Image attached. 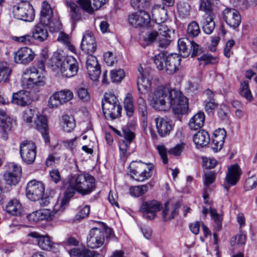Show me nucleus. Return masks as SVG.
Instances as JSON below:
<instances>
[{"label":"nucleus","instance_id":"nucleus-1","mask_svg":"<svg viewBox=\"0 0 257 257\" xmlns=\"http://www.w3.org/2000/svg\"><path fill=\"white\" fill-rule=\"evenodd\" d=\"M153 106L158 111H167L172 108L174 112H187L188 99L179 90L160 86L154 92Z\"/></svg>","mask_w":257,"mask_h":257},{"label":"nucleus","instance_id":"nucleus-2","mask_svg":"<svg viewBox=\"0 0 257 257\" xmlns=\"http://www.w3.org/2000/svg\"><path fill=\"white\" fill-rule=\"evenodd\" d=\"M51 67L54 71L59 70L66 77L76 75L79 69L78 62L74 57L65 58L59 53H55L52 57Z\"/></svg>","mask_w":257,"mask_h":257},{"label":"nucleus","instance_id":"nucleus-3","mask_svg":"<svg viewBox=\"0 0 257 257\" xmlns=\"http://www.w3.org/2000/svg\"><path fill=\"white\" fill-rule=\"evenodd\" d=\"M167 53L161 52L153 58L156 67L159 70H165L168 74H172L179 69L181 58L177 54H171L166 56Z\"/></svg>","mask_w":257,"mask_h":257},{"label":"nucleus","instance_id":"nucleus-4","mask_svg":"<svg viewBox=\"0 0 257 257\" xmlns=\"http://www.w3.org/2000/svg\"><path fill=\"white\" fill-rule=\"evenodd\" d=\"M94 178L87 173H81L71 176L68 183L76 188L77 192L82 196L87 195L95 188Z\"/></svg>","mask_w":257,"mask_h":257},{"label":"nucleus","instance_id":"nucleus-5","mask_svg":"<svg viewBox=\"0 0 257 257\" xmlns=\"http://www.w3.org/2000/svg\"><path fill=\"white\" fill-rule=\"evenodd\" d=\"M45 184L42 181L32 180L27 185L26 194L31 201H40V204L44 206L49 203L48 197H43L45 192Z\"/></svg>","mask_w":257,"mask_h":257},{"label":"nucleus","instance_id":"nucleus-6","mask_svg":"<svg viewBox=\"0 0 257 257\" xmlns=\"http://www.w3.org/2000/svg\"><path fill=\"white\" fill-rule=\"evenodd\" d=\"M45 77L35 67L27 68L23 73L21 83L25 88L32 89L45 84Z\"/></svg>","mask_w":257,"mask_h":257},{"label":"nucleus","instance_id":"nucleus-7","mask_svg":"<svg viewBox=\"0 0 257 257\" xmlns=\"http://www.w3.org/2000/svg\"><path fill=\"white\" fill-rule=\"evenodd\" d=\"M178 46L180 53L184 57H187L190 54L192 57H194L202 52L201 49L198 44L186 38L180 39L178 40Z\"/></svg>","mask_w":257,"mask_h":257},{"label":"nucleus","instance_id":"nucleus-8","mask_svg":"<svg viewBox=\"0 0 257 257\" xmlns=\"http://www.w3.org/2000/svg\"><path fill=\"white\" fill-rule=\"evenodd\" d=\"M20 153L23 161L26 164H33L36 159L37 147L31 141H24L20 146Z\"/></svg>","mask_w":257,"mask_h":257},{"label":"nucleus","instance_id":"nucleus-9","mask_svg":"<svg viewBox=\"0 0 257 257\" xmlns=\"http://www.w3.org/2000/svg\"><path fill=\"white\" fill-rule=\"evenodd\" d=\"M35 11L32 6L26 0L17 4V19L25 22H32Z\"/></svg>","mask_w":257,"mask_h":257},{"label":"nucleus","instance_id":"nucleus-10","mask_svg":"<svg viewBox=\"0 0 257 257\" xmlns=\"http://www.w3.org/2000/svg\"><path fill=\"white\" fill-rule=\"evenodd\" d=\"M104 240L103 231L100 228L94 227L90 229L87 236V245L91 248H98L104 244Z\"/></svg>","mask_w":257,"mask_h":257},{"label":"nucleus","instance_id":"nucleus-11","mask_svg":"<svg viewBox=\"0 0 257 257\" xmlns=\"http://www.w3.org/2000/svg\"><path fill=\"white\" fill-rule=\"evenodd\" d=\"M101 107L103 112H121L122 107L116 97L112 93H105L102 100Z\"/></svg>","mask_w":257,"mask_h":257},{"label":"nucleus","instance_id":"nucleus-12","mask_svg":"<svg viewBox=\"0 0 257 257\" xmlns=\"http://www.w3.org/2000/svg\"><path fill=\"white\" fill-rule=\"evenodd\" d=\"M164 23H156L152 25L153 29L156 31L160 37H159V46L161 48H164L168 46L171 41L170 39L171 31Z\"/></svg>","mask_w":257,"mask_h":257},{"label":"nucleus","instance_id":"nucleus-13","mask_svg":"<svg viewBox=\"0 0 257 257\" xmlns=\"http://www.w3.org/2000/svg\"><path fill=\"white\" fill-rule=\"evenodd\" d=\"M161 204L156 200L144 202L140 206V210L144 213V217L148 220H153L156 213L161 208Z\"/></svg>","mask_w":257,"mask_h":257},{"label":"nucleus","instance_id":"nucleus-14","mask_svg":"<svg viewBox=\"0 0 257 257\" xmlns=\"http://www.w3.org/2000/svg\"><path fill=\"white\" fill-rule=\"evenodd\" d=\"M73 93L68 90H61L55 92L49 98V106L51 108H56L61 104L67 102L72 99Z\"/></svg>","mask_w":257,"mask_h":257},{"label":"nucleus","instance_id":"nucleus-15","mask_svg":"<svg viewBox=\"0 0 257 257\" xmlns=\"http://www.w3.org/2000/svg\"><path fill=\"white\" fill-rule=\"evenodd\" d=\"M223 19L230 28H238L241 22L239 12L233 8H227L223 11Z\"/></svg>","mask_w":257,"mask_h":257},{"label":"nucleus","instance_id":"nucleus-16","mask_svg":"<svg viewBox=\"0 0 257 257\" xmlns=\"http://www.w3.org/2000/svg\"><path fill=\"white\" fill-rule=\"evenodd\" d=\"M86 67L90 78L93 81H97L101 73L97 58L92 55H88L86 60Z\"/></svg>","mask_w":257,"mask_h":257},{"label":"nucleus","instance_id":"nucleus-17","mask_svg":"<svg viewBox=\"0 0 257 257\" xmlns=\"http://www.w3.org/2000/svg\"><path fill=\"white\" fill-rule=\"evenodd\" d=\"M150 20L149 14L145 11L141 10L133 13L128 18L129 24L134 27H143L147 26Z\"/></svg>","mask_w":257,"mask_h":257},{"label":"nucleus","instance_id":"nucleus-18","mask_svg":"<svg viewBox=\"0 0 257 257\" xmlns=\"http://www.w3.org/2000/svg\"><path fill=\"white\" fill-rule=\"evenodd\" d=\"M37 129L41 133L46 144L50 143L48 134V125L47 116L42 113H37L36 119L34 120Z\"/></svg>","mask_w":257,"mask_h":257},{"label":"nucleus","instance_id":"nucleus-19","mask_svg":"<svg viewBox=\"0 0 257 257\" xmlns=\"http://www.w3.org/2000/svg\"><path fill=\"white\" fill-rule=\"evenodd\" d=\"M138 71L140 73L137 81L138 90L141 93H145L150 89L152 84L149 73L142 66L139 67Z\"/></svg>","mask_w":257,"mask_h":257},{"label":"nucleus","instance_id":"nucleus-20","mask_svg":"<svg viewBox=\"0 0 257 257\" xmlns=\"http://www.w3.org/2000/svg\"><path fill=\"white\" fill-rule=\"evenodd\" d=\"M95 40L91 32H87L83 36L81 48L83 51L88 54L92 55L96 49Z\"/></svg>","mask_w":257,"mask_h":257},{"label":"nucleus","instance_id":"nucleus-21","mask_svg":"<svg viewBox=\"0 0 257 257\" xmlns=\"http://www.w3.org/2000/svg\"><path fill=\"white\" fill-rule=\"evenodd\" d=\"M226 136V132L224 128H219L214 131L211 142V148L214 152L221 150Z\"/></svg>","mask_w":257,"mask_h":257},{"label":"nucleus","instance_id":"nucleus-22","mask_svg":"<svg viewBox=\"0 0 257 257\" xmlns=\"http://www.w3.org/2000/svg\"><path fill=\"white\" fill-rule=\"evenodd\" d=\"M29 236L35 238L38 246L44 250H51L53 246V242L48 235H41L37 232L33 231L29 234Z\"/></svg>","mask_w":257,"mask_h":257},{"label":"nucleus","instance_id":"nucleus-23","mask_svg":"<svg viewBox=\"0 0 257 257\" xmlns=\"http://www.w3.org/2000/svg\"><path fill=\"white\" fill-rule=\"evenodd\" d=\"M241 173V169L237 164L229 166L225 178L227 184L231 186L236 185L239 180Z\"/></svg>","mask_w":257,"mask_h":257},{"label":"nucleus","instance_id":"nucleus-24","mask_svg":"<svg viewBox=\"0 0 257 257\" xmlns=\"http://www.w3.org/2000/svg\"><path fill=\"white\" fill-rule=\"evenodd\" d=\"M152 16L154 24H161L167 19V12L163 5H155L152 9Z\"/></svg>","mask_w":257,"mask_h":257},{"label":"nucleus","instance_id":"nucleus-25","mask_svg":"<svg viewBox=\"0 0 257 257\" xmlns=\"http://www.w3.org/2000/svg\"><path fill=\"white\" fill-rule=\"evenodd\" d=\"M53 216L49 210H40L28 214L27 219L31 223H36L40 221L46 220L49 221L52 219Z\"/></svg>","mask_w":257,"mask_h":257},{"label":"nucleus","instance_id":"nucleus-26","mask_svg":"<svg viewBox=\"0 0 257 257\" xmlns=\"http://www.w3.org/2000/svg\"><path fill=\"white\" fill-rule=\"evenodd\" d=\"M155 122L158 133L161 137L169 135L173 128L171 121L167 118L158 117L155 119Z\"/></svg>","mask_w":257,"mask_h":257},{"label":"nucleus","instance_id":"nucleus-27","mask_svg":"<svg viewBox=\"0 0 257 257\" xmlns=\"http://www.w3.org/2000/svg\"><path fill=\"white\" fill-rule=\"evenodd\" d=\"M4 179L6 184L12 186L16 184V165L14 163H8L5 166Z\"/></svg>","mask_w":257,"mask_h":257},{"label":"nucleus","instance_id":"nucleus-28","mask_svg":"<svg viewBox=\"0 0 257 257\" xmlns=\"http://www.w3.org/2000/svg\"><path fill=\"white\" fill-rule=\"evenodd\" d=\"M49 25L44 24L40 21V23L34 27L33 30V38L40 42H43L46 40L48 37L47 26Z\"/></svg>","mask_w":257,"mask_h":257},{"label":"nucleus","instance_id":"nucleus-29","mask_svg":"<svg viewBox=\"0 0 257 257\" xmlns=\"http://www.w3.org/2000/svg\"><path fill=\"white\" fill-rule=\"evenodd\" d=\"M210 141V137L205 130L199 131L193 136V142L197 148H203L206 146Z\"/></svg>","mask_w":257,"mask_h":257},{"label":"nucleus","instance_id":"nucleus-30","mask_svg":"<svg viewBox=\"0 0 257 257\" xmlns=\"http://www.w3.org/2000/svg\"><path fill=\"white\" fill-rule=\"evenodd\" d=\"M19 63L27 64L32 61L35 57L34 53L28 47H23L17 51Z\"/></svg>","mask_w":257,"mask_h":257},{"label":"nucleus","instance_id":"nucleus-31","mask_svg":"<svg viewBox=\"0 0 257 257\" xmlns=\"http://www.w3.org/2000/svg\"><path fill=\"white\" fill-rule=\"evenodd\" d=\"M68 7L70 8V16L72 23L74 25L81 20L82 15L81 10L78 4L72 1L66 2Z\"/></svg>","mask_w":257,"mask_h":257},{"label":"nucleus","instance_id":"nucleus-32","mask_svg":"<svg viewBox=\"0 0 257 257\" xmlns=\"http://www.w3.org/2000/svg\"><path fill=\"white\" fill-rule=\"evenodd\" d=\"M60 124L63 131L67 133L71 132L76 125L74 116L66 113L62 115Z\"/></svg>","mask_w":257,"mask_h":257},{"label":"nucleus","instance_id":"nucleus-33","mask_svg":"<svg viewBox=\"0 0 257 257\" xmlns=\"http://www.w3.org/2000/svg\"><path fill=\"white\" fill-rule=\"evenodd\" d=\"M94 251L85 246L73 247L68 250L71 257H91Z\"/></svg>","mask_w":257,"mask_h":257},{"label":"nucleus","instance_id":"nucleus-34","mask_svg":"<svg viewBox=\"0 0 257 257\" xmlns=\"http://www.w3.org/2000/svg\"><path fill=\"white\" fill-rule=\"evenodd\" d=\"M204 121V113H195L190 119L189 126L191 130L196 131L203 126Z\"/></svg>","mask_w":257,"mask_h":257},{"label":"nucleus","instance_id":"nucleus-35","mask_svg":"<svg viewBox=\"0 0 257 257\" xmlns=\"http://www.w3.org/2000/svg\"><path fill=\"white\" fill-rule=\"evenodd\" d=\"M246 241V234L240 231L239 233L232 236L230 239V244L232 247L236 248H243Z\"/></svg>","mask_w":257,"mask_h":257},{"label":"nucleus","instance_id":"nucleus-36","mask_svg":"<svg viewBox=\"0 0 257 257\" xmlns=\"http://www.w3.org/2000/svg\"><path fill=\"white\" fill-rule=\"evenodd\" d=\"M52 13L50 6L48 4L44 2L41 11L40 22L45 24H50Z\"/></svg>","mask_w":257,"mask_h":257},{"label":"nucleus","instance_id":"nucleus-37","mask_svg":"<svg viewBox=\"0 0 257 257\" xmlns=\"http://www.w3.org/2000/svg\"><path fill=\"white\" fill-rule=\"evenodd\" d=\"M177 10L182 17L188 16L191 10V6L188 0H180L177 4Z\"/></svg>","mask_w":257,"mask_h":257},{"label":"nucleus","instance_id":"nucleus-38","mask_svg":"<svg viewBox=\"0 0 257 257\" xmlns=\"http://www.w3.org/2000/svg\"><path fill=\"white\" fill-rule=\"evenodd\" d=\"M214 15L210 14L205 18V22L203 26L204 32L207 34H210L215 28V22L213 21Z\"/></svg>","mask_w":257,"mask_h":257},{"label":"nucleus","instance_id":"nucleus-39","mask_svg":"<svg viewBox=\"0 0 257 257\" xmlns=\"http://www.w3.org/2000/svg\"><path fill=\"white\" fill-rule=\"evenodd\" d=\"M76 192H77L76 188L74 185H71L68 183V186L66 188L64 194V197L61 200V206L66 205L69 202L70 199L74 196Z\"/></svg>","mask_w":257,"mask_h":257},{"label":"nucleus","instance_id":"nucleus-40","mask_svg":"<svg viewBox=\"0 0 257 257\" xmlns=\"http://www.w3.org/2000/svg\"><path fill=\"white\" fill-rule=\"evenodd\" d=\"M209 213L212 219L213 220L215 223V229L216 231H219L222 228V223L223 221V217L221 215L219 214L216 210L214 208H210Z\"/></svg>","mask_w":257,"mask_h":257},{"label":"nucleus","instance_id":"nucleus-41","mask_svg":"<svg viewBox=\"0 0 257 257\" xmlns=\"http://www.w3.org/2000/svg\"><path fill=\"white\" fill-rule=\"evenodd\" d=\"M131 144L127 143V141L120 140L118 142L119 150V156L121 160H125L130 155L128 152Z\"/></svg>","mask_w":257,"mask_h":257},{"label":"nucleus","instance_id":"nucleus-42","mask_svg":"<svg viewBox=\"0 0 257 257\" xmlns=\"http://www.w3.org/2000/svg\"><path fill=\"white\" fill-rule=\"evenodd\" d=\"M12 125V120L6 115V113H0V127L4 133L11 131Z\"/></svg>","mask_w":257,"mask_h":257},{"label":"nucleus","instance_id":"nucleus-43","mask_svg":"<svg viewBox=\"0 0 257 257\" xmlns=\"http://www.w3.org/2000/svg\"><path fill=\"white\" fill-rule=\"evenodd\" d=\"M12 71L9 69L7 63H0V83L9 81Z\"/></svg>","mask_w":257,"mask_h":257},{"label":"nucleus","instance_id":"nucleus-44","mask_svg":"<svg viewBox=\"0 0 257 257\" xmlns=\"http://www.w3.org/2000/svg\"><path fill=\"white\" fill-rule=\"evenodd\" d=\"M30 101L29 92L22 90L17 92V104L25 106L29 105Z\"/></svg>","mask_w":257,"mask_h":257},{"label":"nucleus","instance_id":"nucleus-45","mask_svg":"<svg viewBox=\"0 0 257 257\" xmlns=\"http://www.w3.org/2000/svg\"><path fill=\"white\" fill-rule=\"evenodd\" d=\"M240 94L245 98L247 100L250 101L253 99V96L249 88L248 81L244 80L240 83L239 89Z\"/></svg>","mask_w":257,"mask_h":257},{"label":"nucleus","instance_id":"nucleus-46","mask_svg":"<svg viewBox=\"0 0 257 257\" xmlns=\"http://www.w3.org/2000/svg\"><path fill=\"white\" fill-rule=\"evenodd\" d=\"M145 167V163L140 161H133L131 163L128 167V170L130 175L137 176L142 169Z\"/></svg>","mask_w":257,"mask_h":257},{"label":"nucleus","instance_id":"nucleus-47","mask_svg":"<svg viewBox=\"0 0 257 257\" xmlns=\"http://www.w3.org/2000/svg\"><path fill=\"white\" fill-rule=\"evenodd\" d=\"M77 4L83 11L92 14L94 11H96L94 3L93 5H91L90 0H77L76 1Z\"/></svg>","mask_w":257,"mask_h":257},{"label":"nucleus","instance_id":"nucleus-48","mask_svg":"<svg viewBox=\"0 0 257 257\" xmlns=\"http://www.w3.org/2000/svg\"><path fill=\"white\" fill-rule=\"evenodd\" d=\"M148 190V186L146 184L136 186L130 188V193L132 196L139 197L144 195Z\"/></svg>","mask_w":257,"mask_h":257},{"label":"nucleus","instance_id":"nucleus-49","mask_svg":"<svg viewBox=\"0 0 257 257\" xmlns=\"http://www.w3.org/2000/svg\"><path fill=\"white\" fill-rule=\"evenodd\" d=\"M248 177L245 181V186L247 190H251L257 186V177L251 173V171L247 172Z\"/></svg>","mask_w":257,"mask_h":257},{"label":"nucleus","instance_id":"nucleus-50","mask_svg":"<svg viewBox=\"0 0 257 257\" xmlns=\"http://www.w3.org/2000/svg\"><path fill=\"white\" fill-rule=\"evenodd\" d=\"M188 34L192 37L197 36L200 33L199 25L196 21L191 22L187 27Z\"/></svg>","mask_w":257,"mask_h":257},{"label":"nucleus","instance_id":"nucleus-51","mask_svg":"<svg viewBox=\"0 0 257 257\" xmlns=\"http://www.w3.org/2000/svg\"><path fill=\"white\" fill-rule=\"evenodd\" d=\"M152 0H132V5L134 8H137L142 10V9H146L148 8L151 4Z\"/></svg>","mask_w":257,"mask_h":257},{"label":"nucleus","instance_id":"nucleus-52","mask_svg":"<svg viewBox=\"0 0 257 257\" xmlns=\"http://www.w3.org/2000/svg\"><path fill=\"white\" fill-rule=\"evenodd\" d=\"M158 34L156 32V31L153 29V31L148 32L146 34V36L144 38V40L146 42V45H149L155 41L159 42Z\"/></svg>","mask_w":257,"mask_h":257},{"label":"nucleus","instance_id":"nucleus-53","mask_svg":"<svg viewBox=\"0 0 257 257\" xmlns=\"http://www.w3.org/2000/svg\"><path fill=\"white\" fill-rule=\"evenodd\" d=\"M6 211L10 216L16 215V199L13 198L7 203L5 207Z\"/></svg>","mask_w":257,"mask_h":257},{"label":"nucleus","instance_id":"nucleus-54","mask_svg":"<svg viewBox=\"0 0 257 257\" xmlns=\"http://www.w3.org/2000/svg\"><path fill=\"white\" fill-rule=\"evenodd\" d=\"M125 75L124 71L121 69L112 70L111 71V79L113 82H119Z\"/></svg>","mask_w":257,"mask_h":257},{"label":"nucleus","instance_id":"nucleus-55","mask_svg":"<svg viewBox=\"0 0 257 257\" xmlns=\"http://www.w3.org/2000/svg\"><path fill=\"white\" fill-rule=\"evenodd\" d=\"M130 177L131 178L135 180L138 182H143L145 180L149 179L151 177V174H150L149 171H147V170L144 168L142 169V170L140 172L137 176L136 177H135L134 176L130 175Z\"/></svg>","mask_w":257,"mask_h":257},{"label":"nucleus","instance_id":"nucleus-56","mask_svg":"<svg viewBox=\"0 0 257 257\" xmlns=\"http://www.w3.org/2000/svg\"><path fill=\"white\" fill-rule=\"evenodd\" d=\"M219 105L215 101L212 96L210 97V100L206 101L205 104V110L206 111L212 112L218 111Z\"/></svg>","mask_w":257,"mask_h":257},{"label":"nucleus","instance_id":"nucleus-57","mask_svg":"<svg viewBox=\"0 0 257 257\" xmlns=\"http://www.w3.org/2000/svg\"><path fill=\"white\" fill-rule=\"evenodd\" d=\"M159 154L160 155L164 164H167L168 159L167 157V150L164 145H159L156 146Z\"/></svg>","mask_w":257,"mask_h":257},{"label":"nucleus","instance_id":"nucleus-58","mask_svg":"<svg viewBox=\"0 0 257 257\" xmlns=\"http://www.w3.org/2000/svg\"><path fill=\"white\" fill-rule=\"evenodd\" d=\"M90 212V206L86 205L83 208L80 210L78 213L75 215L74 220L80 221L81 219L88 216Z\"/></svg>","mask_w":257,"mask_h":257},{"label":"nucleus","instance_id":"nucleus-59","mask_svg":"<svg viewBox=\"0 0 257 257\" xmlns=\"http://www.w3.org/2000/svg\"><path fill=\"white\" fill-rule=\"evenodd\" d=\"M124 107L127 112H134V104L133 97L131 94H127L124 99Z\"/></svg>","mask_w":257,"mask_h":257},{"label":"nucleus","instance_id":"nucleus-60","mask_svg":"<svg viewBox=\"0 0 257 257\" xmlns=\"http://www.w3.org/2000/svg\"><path fill=\"white\" fill-rule=\"evenodd\" d=\"M200 9L205 12L208 15L213 14L212 12V5L209 0H201Z\"/></svg>","mask_w":257,"mask_h":257},{"label":"nucleus","instance_id":"nucleus-61","mask_svg":"<svg viewBox=\"0 0 257 257\" xmlns=\"http://www.w3.org/2000/svg\"><path fill=\"white\" fill-rule=\"evenodd\" d=\"M51 180L55 184L59 183L61 181V176L58 169H53L49 172Z\"/></svg>","mask_w":257,"mask_h":257},{"label":"nucleus","instance_id":"nucleus-62","mask_svg":"<svg viewBox=\"0 0 257 257\" xmlns=\"http://www.w3.org/2000/svg\"><path fill=\"white\" fill-rule=\"evenodd\" d=\"M124 141H127V143L131 144L133 140L136 137L135 134L130 129L125 128L122 130V136Z\"/></svg>","mask_w":257,"mask_h":257},{"label":"nucleus","instance_id":"nucleus-63","mask_svg":"<svg viewBox=\"0 0 257 257\" xmlns=\"http://www.w3.org/2000/svg\"><path fill=\"white\" fill-rule=\"evenodd\" d=\"M184 149V144L183 143L178 144L174 147L171 148L168 153L169 154L175 156H180Z\"/></svg>","mask_w":257,"mask_h":257},{"label":"nucleus","instance_id":"nucleus-64","mask_svg":"<svg viewBox=\"0 0 257 257\" xmlns=\"http://www.w3.org/2000/svg\"><path fill=\"white\" fill-rule=\"evenodd\" d=\"M215 179V174L213 172H210L204 174V185L207 187L213 183Z\"/></svg>","mask_w":257,"mask_h":257}]
</instances>
